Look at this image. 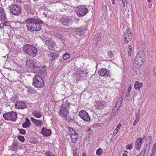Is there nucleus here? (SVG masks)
Returning a JSON list of instances; mask_svg holds the SVG:
<instances>
[{
	"label": "nucleus",
	"instance_id": "473e14b6",
	"mask_svg": "<svg viewBox=\"0 0 156 156\" xmlns=\"http://www.w3.org/2000/svg\"><path fill=\"white\" fill-rule=\"evenodd\" d=\"M55 36L61 40L63 39V36L62 34H55Z\"/></svg>",
	"mask_w": 156,
	"mask_h": 156
},
{
	"label": "nucleus",
	"instance_id": "bb28decb",
	"mask_svg": "<svg viewBox=\"0 0 156 156\" xmlns=\"http://www.w3.org/2000/svg\"><path fill=\"white\" fill-rule=\"evenodd\" d=\"M33 115L36 118H40L41 116V113L37 111H34L33 112Z\"/></svg>",
	"mask_w": 156,
	"mask_h": 156
},
{
	"label": "nucleus",
	"instance_id": "ea45409f",
	"mask_svg": "<svg viewBox=\"0 0 156 156\" xmlns=\"http://www.w3.org/2000/svg\"><path fill=\"white\" fill-rule=\"evenodd\" d=\"M20 131V133L22 134H24L26 133V131L24 129H18Z\"/></svg>",
	"mask_w": 156,
	"mask_h": 156
},
{
	"label": "nucleus",
	"instance_id": "e433bc0d",
	"mask_svg": "<svg viewBox=\"0 0 156 156\" xmlns=\"http://www.w3.org/2000/svg\"><path fill=\"white\" fill-rule=\"evenodd\" d=\"M139 117L138 116L136 117V119L135 120L133 123V125L134 126H135L136 124L139 122Z\"/></svg>",
	"mask_w": 156,
	"mask_h": 156
},
{
	"label": "nucleus",
	"instance_id": "de8ad7c7",
	"mask_svg": "<svg viewBox=\"0 0 156 156\" xmlns=\"http://www.w3.org/2000/svg\"><path fill=\"white\" fill-rule=\"evenodd\" d=\"M37 20L38 22V23L40 25L41 24H43L44 23L41 20H38L37 19Z\"/></svg>",
	"mask_w": 156,
	"mask_h": 156
},
{
	"label": "nucleus",
	"instance_id": "412c9836",
	"mask_svg": "<svg viewBox=\"0 0 156 156\" xmlns=\"http://www.w3.org/2000/svg\"><path fill=\"white\" fill-rule=\"evenodd\" d=\"M132 44H131V43H130V44L128 45V48L129 51H128L127 52V59H130L131 57V51H132Z\"/></svg>",
	"mask_w": 156,
	"mask_h": 156
},
{
	"label": "nucleus",
	"instance_id": "423d86ee",
	"mask_svg": "<svg viewBox=\"0 0 156 156\" xmlns=\"http://www.w3.org/2000/svg\"><path fill=\"white\" fill-rule=\"evenodd\" d=\"M3 116L6 120L15 121L17 119V114L15 112H11L9 113L4 114L3 115Z\"/></svg>",
	"mask_w": 156,
	"mask_h": 156
},
{
	"label": "nucleus",
	"instance_id": "7c9ffc66",
	"mask_svg": "<svg viewBox=\"0 0 156 156\" xmlns=\"http://www.w3.org/2000/svg\"><path fill=\"white\" fill-rule=\"evenodd\" d=\"M32 71L33 72L36 73H39L40 72V69L39 66H38L35 68L32 69Z\"/></svg>",
	"mask_w": 156,
	"mask_h": 156
},
{
	"label": "nucleus",
	"instance_id": "603ef678",
	"mask_svg": "<svg viewBox=\"0 0 156 156\" xmlns=\"http://www.w3.org/2000/svg\"><path fill=\"white\" fill-rule=\"evenodd\" d=\"M121 124L120 123H119L118 124L117 127H116V128H118V129H119L120 127L121 126Z\"/></svg>",
	"mask_w": 156,
	"mask_h": 156
},
{
	"label": "nucleus",
	"instance_id": "f8f14e48",
	"mask_svg": "<svg viewBox=\"0 0 156 156\" xmlns=\"http://www.w3.org/2000/svg\"><path fill=\"white\" fill-rule=\"evenodd\" d=\"M30 119L33 123L37 127H40L42 126L43 121L42 120L36 119L33 117H31L30 118Z\"/></svg>",
	"mask_w": 156,
	"mask_h": 156
},
{
	"label": "nucleus",
	"instance_id": "8fccbe9b",
	"mask_svg": "<svg viewBox=\"0 0 156 156\" xmlns=\"http://www.w3.org/2000/svg\"><path fill=\"white\" fill-rule=\"evenodd\" d=\"M118 112V111L116 109L115 110V108H114L113 109V110L112 111V113H113L114 114H116Z\"/></svg>",
	"mask_w": 156,
	"mask_h": 156
},
{
	"label": "nucleus",
	"instance_id": "b1692460",
	"mask_svg": "<svg viewBox=\"0 0 156 156\" xmlns=\"http://www.w3.org/2000/svg\"><path fill=\"white\" fill-rule=\"evenodd\" d=\"M31 123L29 119L26 118V119L25 122L22 124V126L23 128H27L29 127Z\"/></svg>",
	"mask_w": 156,
	"mask_h": 156
},
{
	"label": "nucleus",
	"instance_id": "5701e85b",
	"mask_svg": "<svg viewBox=\"0 0 156 156\" xmlns=\"http://www.w3.org/2000/svg\"><path fill=\"white\" fill-rule=\"evenodd\" d=\"M76 134V135H74L73 133H72L70 135L71 139L72 142L73 143H75L76 142L78 137L77 134Z\"/></svg>",
	"mask_w": 156,
	"mask_h": 156
},
{
	"label": "nucleus",
	"instance_id": "1a4fd4ad",
	"mask_svg": "<svg viewBox=\"0 0 156 156\" xmlns=\"http://www.w3.org/2000/svg\"><path fill=\"white\" fill-rule=\"evenodd\" d=\"M132 31L128 28L126 29V32L125 34L124 43L127 44L129 41L131 40L132 38V35L131 34Z\"/></svg>",
	"mask_w": 156,
	"mask_h": 156
},
{
	"label": "nucleus",
	"instance_id": "9b49d317",
	"mask_svg": "<svg viewBox=\"0 0 156 156\" xmlns=\"http://www.w3.org/2000/svg\"><path fill=\"white\" fill-rule=\"evenodd\" d=\"M15 108L18 109H23L26 108L27 106L24 101L17 102L15 105Z\"/></svg>",
	"mask_w": 156,
	"mask_h": 156
},
{
	"label": "nucleus",
	"instance_id": "09e8293b",
	"mask_svg": "<svg viewBox=\"0 0 156 156\" xmlns=\"http://www.w3.org/2000/svg\"><path fill=\"white\" fill-rule=\"evenodd\" d=\"M155 151H152V153H151L149 156H154L155 154Z\"/></svg>",
	"mask_w": 156,
	"mask_h": 156
},
{
	"label": "nucleus",
	"instance_id": "c9c22d12",
	"mask_svg": "<svg viewBox=\"0 0 156 156\" xmlns=\"http://www.w3.org/2000/svg\"><path fill=\"white\" fill-rule=\"evenodd\" d=\"M18 139L21 142H23L24 141V137L23 136L19 135L18 136Z\"/></svg>",
	"mask_w": 156,
	"mask_h": 156
},
{
	"label": "nucleus",
	"instance_id": "4468645a",
	"mask_svg": "<svg viewBox=\"0 0 156 156\" xmlns=\"http://www.w3.org/2000/svg\"><path fill=\"white\" fill-rule=\"evenodd\" d=\"M6 15L2 8L0 7V20L1 21H7Z\"/></svg>",
	"mask_w": 156,
	"mask_h": 156
},
{
	"label": "nucleus",
	"instance_id": "20e7f679",
	"mask_svg": "<svg viewBox=\"0 0 156 156\" xmlns=\"http://www.w3.org/2000/svg\"><path fill=\"white\" fill-rule=\"evenodd\" d=\"M135 63L133 65V69L136 71V67L137 66L136 69H139L142 65L143 64L144 62V56L141 55L140 54H137L135 58Z\"/></svg>",
	"mask_w": 156,
	"mask_h": 156
},
{
	"label": "nucleus",
	"instance_id": "c756f323",
	"mask_svg": "<svg viewBox=\"0 0 156 156\" xmlns=\"http://www.w3.org/2000/svg\"><path fill=\"white\" fill-rule=\"evenodd\" d=\"M16 143L14 141L12 145L9 147V149L12 151L15 150L16 148Z\"/></svg>",
	"mask_w": 156,
	"mask_h": 156
},
{
	"label": "nucleus",
	"instance_id": "39448f33",
	"mask_svg": "<svg viewBox=\"0 0 156 156\" xmlns=\"http://www.w3.org/2000/svg\"><path fill=\"white\" fill-rule=\"evenodd\" d=\"M10 11L12 14L18 16L21 13V7L17 5H12L10 7Z\"/></svg>",
	"mask_w": 156,
	"mask_h": 156
},
{
	"label": "nucleus",
	"instance_id": "c03bdc74",
	"mask_svg": "<svg viewBox=\"0 0 156 156\" xmlns=\"http://www.w3.org/2000/svg\"><path fill=\"white\" fill-rule=\"evenodd\" d=\"M119 130V129H118V128H116V129H115L114 130V131L113 134L115 136L116 134L118 132Z\"/></svg>",
	"mask_w": 156,
	"mask_h": 156
},
{
	"label": "nucleus",
	"instance_id": "79ce46f5",
	"mask_svg": "<svg viewBox=\"0 0 156 156\" xmlns=\"http://www.w3.org/2000/svg\"><path fill=\"white\" fill-rule=\"evenodd\" d=\"M126 147L129 150H131L133 147V145L131 144H129L126 145Z\"/></svg>",
	"mask_w": 156,
	"mask_h": 156
},
{
	"label": "nucleus",
	"instance_id": "69168bd1",
	"mask_svg": "<svg viewBox=\"0 0 156 156\" xmlns=\"http://www.w3.org/2000/svg\"><path fill=\"white\" fill-rule=\"evenodd\" d=\"M82 156H87V155L85 153H83Z\"/></svg>",
	"mask_w": 156,
	"mask_h": 156
},
{
	"label": "nucleus",
	"instance_id": "f03ea898",
	"mask_svg": "<svg viewBox=\"0 0 156 156\" xmlns=\"http://www.w3.org/2000/svg\"><path fill=\"white\" fill-rule=\"evenodd\" d=\"M59 114L62 117H66L69 113V108L71 106L73 105L66 100L64 99L63 101Z\"/></svg>",
	"mask_w": 156,
	"mask_h": 156
},
{
	"label": "nucleus",
	"instance_id": "bf43d9fd",
	"mask_svg": "<svg viewBox=\"0 0 156 156\" xmlns=\"http://www.w3.org/2000/svg\"><path fill=\"white\" fill-rule=\"evenodd\" d=\"M122 4L123 5V7H125L126 6L125 4V2H124L123 1V0L122 1Z\"/></svg>",
	"mask_w": 156,
	"mask_h": 156
},
{
	"label": "nucleus",
	"instance_id": "0e129e2a",
	"mask_svg": "<svg viewBox=\"0 0 156 156\" xmlns=\"http://www.w3.org/2000/svg\"><path fill=\"white\" fill-rule=\"evenodd\" d=\"M106 5H102V8H104L105 9V8H106Z\"/></svg>",
	"mask_w": 156,
	"mask_h": 156
},
{
	"label": "nucleus",
	"instance_id": "e2e57ef3",
	"mask_svg": "<svg viewBox=\"0 0 156 156\" xmlns=\"http://www.w3.org/2000/svg\"><path fill=\"white\" fill-rule=\"evenodd\" d=\"M122 156H127V155L126 153H124L122 154Z\"/></svg>",
	"mask_w": 156,
	"mask_h": 156
},
{
	"label": "nucleus",
	"instance_id": "a19ab883",
	"mask_svg": "<svg viewBox=\"0 0 156 156\" xmlns=\"http://www.w3.org/2000/svg\"><path fill=\"white\" fill-rule=\"evenodd\" d=\"M71 129L72 130V133H73L74 135H76V133L77 134V136H78V134L75 131V130L71 128H70L69 130L70 131H71Z\"/></svg>",
	"mask_w": 156,
	"mask_h": 156
},
{
	"label": "nucleus",
	"instance_id": "37998d69",
	"mask_svg": "<svg viewBox=\"0 0 156 156\" xmlns=\"http://www.w3.org/2000/svg\"><path fill=\"white\" fill-rule=\"evenodd\" d=\"M46 44H48V43H51V42H52L51 41V40L50 38H48L46 40Z\"/></svg>",
	"mask_w": 156,
	"mask_h": 156
},
{
	"label": "nucleus",
	"instance_id": "2f4dec72",
	"mask_svg": "<svg viewBox=\"0 0 156 156\" xmlns=\"http://www.w3.org/2000/svg\"><path fill=\"white\" fill-rule=\"evenodd\" d=\"M86 74L83 71H81L80 72L79 77H80V78H81L82 79H84L85 78V76H86Z\"/></svg>",
	"mask_w": 156,
	"mask_h": 156
},
{
	"label": "nucleus",
	"instance_id": "7ed1b4c3",
	"mask_svg": "<svg viewBox=\"0 0 156 156\" xmlns=\"http://www.w3.org/2000/svg\"><path fill=\"white\" fill-rule=\"evenodd\" d=\"M32 84L37 88H41L43 87L44 82L43 78L41 76L36 75L34 76L33 79Z\"/></svg>",
	"mask_w": 156,
	"mask_h": 156
},
{
	"label": "nucleus",
	"instance_id": "9d476101",
	"mask_svg": "<svg viewBox=\"0 0 156 156\" xmlns=\"http://www.w3.org/2000/svg\"><path fill=\"white\" fill-rule=\"evenodd\" d=\"M79 116L84 120L89 122L90 120V118L88 113L84 110H81L79 113Z\"/></svg>",
	"mask_w": 156,
	"mask_h": 156
},
{
	"label": "nucleus",
	"instance_id": "f3484780",
	"mask_svg": "<svg viewBox=\"0 0 156 156\" xmlns=\"http://www.w3.org/2000/svg\"><path fill=\"white\" fill-rule=\"evenodd\" d=\"M143 139L140 138H138L136 142V148L137 150H140L142 144Z\"/></svg>",
	"mask_w": 156,
	"mask_h": 156
},
{
	"label": "nucleus",
	"instance_id": "393cba45",
	"mask_svg": "<svg viewBox=\"0 0 156 156\" xmlns=\"http://www.w3.org/2000/svg\"><path fill=\"white\" fill-rule=\"evenodd\" d=\"M83 28H79L76 29V34L79 36H83Z\"/></svg>",
	"mask_w": 156,
	"mask_h": 156
},
{
	"label": "nucleus",
	"instance_id": "6e6d98bb",
	"mask_svg": "<svg viewBox=\"0 0 156 156\" xmlns=\"http://www.w3.org/2000/svg\"><path fill=\"white\" fill-rule=\"evenodd\" d=\"M112 4L114 5H115V0H112Z\"/></svg>",
	"mask_w": 156,
	"mask_h": 156
},
{
	"label": "nucleus",
	"instance_id": "58836bf2",
	"mask_svg": "<svg viewBox=\"0 0 156 156\" xmlns=\"http://www.w3.org/2000/svg\"><path fill=\"white\" fill-rule=\"evenodd\" d=\"M69 57V55L68 53H65L63 56V58L64 60H66Z\"/></svg>",
	"mask_w": 156,
	"mask_h": 156
},
{
	"label": "nucleus",
	"instance_id": "13d9d810",
	"mask_svg": "<svg viewBox=\"0 0 156 156\" xmlns=\"http://www.w3.org/2000/svg\"><path fill=\"white\" fill-rule=\"evenodd\" d=\"M10 100L12 101H15V98L14 97H12Z\"/></svg>",
	"mask_w": 156,
	"mask_h": 156
},
{
	"label": "nucleus",
	"instance_id": "f257e3e1",
	"mask_svg": "<svg viewBox=\"0 0 156 156\" xmlns=\"http://www.w3.org/2000/svg\"><path fill=\"white\" fill-rule=\"evenodd\" d=\"M25 21L27 23V30L29 31H38L41 29V25L38 23L36 19L30 18L26 20Z\"/></svg>",
	"mask_w": 156,
	"mask_h": 156
},
{
	"label": "nucleus",
	"instance_id": "2eb2a0df",
	"mask_svg": "<svg viewBox=\"0 0 156 156\" xmlns=\"http://www.w3.org/2000/svg\"><path fill=\"white\" fill-rule=\"evenodd\" d=\"M51 130L47 129L43 127L42 129L41 133L44 136H50L51 135Z\"/></svg>",
	"mask_w": 156,
	"mask_h": 156
},
{
	"label": "nucleus",
	"instance_id": "ddd939ff",
	"mask_svg": "<svg viewBox=\"0 0 156 156\" xmlns=\"http://www.w3.org/2000/svg\"><path fill=\"white\" fill-rule=\"evenodd\" d=\"M31 47L32 48L28 52V55L32 56H35L37 53V49L33 45Z\"/></svg>",
	"mask_w": 156,
	"mask_h": 156
},
{
	"label": "nucleus",
	"instance_id": "774afa93",
	"mask_svg": "<svg viewBox=\"0 0 156 156\" xmlns=\"http://www.w3.org/2000/svg\"><path fill=\"white\" fill-rule=\"evenodd\" d=\"M147 1L148 2H151V0H147Z\"/></svg>",
	"mask_w": 156,
	"mask_h": 156
},
{
	"label": "nucleus",
	"instance_id": "cd10ccee",
	"mask_svg": "<svg viewBox=\"0 0 156 156\" xmlns=\"http://www.w3.org/2000/svg\"><path fill=\"white\" fill-rule=\"evenodd\" d=\"M29 63H30V66L32 67L33 69L38 66V65L37 64V62L34 60H30Z\"/></svg>",
	"mask_w": 156,
	"mask_h": 156
},
{
	"label": "nucleus",
	"instance_id": "6e6552de",
	"mask_svg": "<svg viewBox=\"0 0 156 156\" xmlns=\"http://www.w3.org/2000/svg\"><path fill=\"white\" fill-rule=\"evenodd\" d=\"M73 21V19L67 17L62 18L59 20L60 23L65 26H69L72 23Z\"/></svg>",
	"mask_w": 156,
	"mask_h": 156
},
{
	"label": "nucleus",
	"instance_id": "a878e982",
	"mask_svg": "<svg viewBox=\"0 0 156 156\" xmlns=\"http://www.w3.org/2000/svg\"><path fill=\"white\" fill-rule=\"evenodd\" d=\"M24 8L28 13H32L34 12L33 9H32L30 5H26L25 6Z\"/></svg>",
	"mask_w": 156,
	"mask_h": 156
},
{
	"label": "nucleus",
	"instance_id": "4c0bfd02",
	"mask_svg": "<svg viewBox=\"0 0 156 156\" xmlns=\"http://www.w3.org/2000/svg\"><path fill=\"white\" fill-rule=\"evenodd\" d=\"M46 155L47 156H55L49 151H47L45 153V156Z\"/></svg>",
	"mask_w": 156,
	"mask_h": 156
},
{
	"label": "nucleus",
	"instance_id": "864d4df0",
	"mask_svg": "<svg viewBox=\"0 0 156 156\" xmlns=\"http://www.w3.org/2000/svg\"><path fill=\"white\" fill-rule=\"evenodd\" d=\"M108 55H109V57H112V53L110 51L108 52Z\"/></svg>",
	"mask_w": 156,
	"mask_h": 156
},
{
	"label": "nucleus",
	"instance_id": "338daca9",
	"mask_svg": "<svg viewBox=\"0 0 156 156\" xmlns=\"http://www.w3.org/2000/svg\"><path fill=\"white\" fill-rule=\"evenodd\" d=\"M76 154V153H75V152L73 153V155H74V156Z\"/></svg>",
	"mask_w": 156,
	"mask_h": 156
},
{
	"label": "nucleus",
	"instance_id": "4d7b16f0",
	"mask_svg": "<svg viewBox=\"0 0 156 156\" xmlns=\"http://www.w3.org/2000/svg\"><path fill=\"white\" fill-rule=\"evenodd\" d=\"M131 90V86L128 88V90L129 92H130Z\"/></svg>",
	"mask_w": 156,
	"mask_h": 156
},
{
	"label": "nucleus",
	"instance_id": "680f3d73",
	"mask_svg": "<svg viewBox=\"0 0 156 156\" xmlns=\"http://www.w3.org/2000/svg\"><path fill=\"white\" fill-rule=\"evenodd\" d=\"M130 96V94L129 93H127L126 95V97H129Z\"/></svg>",
	"mask_w": 156,
	"mask_h": 156
},
{
	"label": "nucleus",
	"instance_id": "a211bd4d",
	"mask_svg": "<svg viewBox=\"0 0 156 156\" xmlns=\"http://www.w3.org/2000/svg\"><path fill=\"white\" fill-rule=\"evenodd\" d=\"M32 45L28 44H25L23 47V51L25 53L28 54V52L29 51V50L31 49Z\"/></svg>",
	"mask_w": 156,
	"mask_h": 156
},
{
	"label": "nucleus",
	"instance_id": "49530a36",
	"mask_svg": "<svg viewBox=\"0 0 156 156\" xmlns=\"http://www.w3.org/2000/svg\"><path fill=\"white\" fill-rule=\"evenodd\" d=\"M152 139V137L151 136H148L147 138V141H149V142L148 143H150L151 142V141Z\"/></svg>",
	"mask_w": 156,
	"mask_h": 156
},
{
	"label": "nucleus",
	"instance_id": "6ab92c4d",
	"mask_svg": "<svg viewBox=\"0 0 156 156\" xmlns=\"http://www.w3.org/2000/svg\"><path fill=\"white\" fill-rule=\"evenodd\" d=\"M108 70L105 68H103L99 70L98 72L99 75L101 76H104L106 75L108 76V74L107 72Z\"/></svg>",
	"mask_w": 156,
	"mask_h": 156
},
{
	"label": "nucleus",
	"instance_id": "a18cd8bd",
	"mask_svg": "<svg viewBox=\"0 0 156 156\" xmlns=\"http://www.w3.org/2000/svg\"><path fill=\"white\" fill-rule=\"evenodd\" d=\"M156 143H155L154 144L152 148V151H156Z\"/></svg>",
	"mask_w": 156,
	"mask_h": 156
},
{
	"label": "nucleus",
	"instance_id": "72a5a7b5",
	"mask_svg": "<svg viewBox=\"0 0 156 156\" xmlns=\"http://www.w3.org/2000/svg\"><path fill=\"white\" fill-rule=\"evenodd\" d=\"M58 56V55L57 53H54L52 54L51 57L53 60L56 59Z\"/></svg>",
	"mask_w": 156,
	"mask_h": 156
},
{
	"label": "nucleus",
	"instance_id": "5fc2aeb1",
	"mask_svg": "<svg viewBox=\"0 0 156 156\" xmlns=\"http://www.w3.org/2000/svg\"><path fill=\"white\" fill-rule=\"evenodd\" d=\"M3 122L4 121L3 120L0 119V126L3 125Z\"/></svg>",
	"mask_w": 156,
	"mask_h": 156
},
{
	"label": "nucleus",
	"instance_id": "dca6fc26",
	"mask_svg": "<svg viewBox=\"0 0 156 156\" xmlns=\"http://www.w3.org/2000/svg\"><path fill=\"white\" fill-rule=\"evenodd\" d=\"M149 145L147 144L144 147V149L139 154L140 156H144L145 154H148L149 150Z\"/></svg>",
	"mask_w": 156,
	"mask_h": 156
},
{
	"label": "nucleus",
	"instance_id": "aec40b11",
	"mask_svg": "<svg viewBox=\"0 0 156 156\" xmlns=\"http://www.w3.org/2000/svg\"><path fill=\"white\" fill-rule=\"evenodd\" d=\"M106 106L107 103L103 101H100L97 104V108L99 109H102Z\"/></svg>",
	"mask_w": 156,
	"mask_h": 156
},
{
	"label": "nucleus",
	"instance_id": "0eeeda50",
	"mask_svg": "<svg viewBox=\"0 0 156 156\" xmlns=\"http://www.w3.org/2000/svg\"><path fill=\"white\" fill-rule=\"evenodd\" d=\"M88 10L86 6H82L79 8L77 12V14L80 17H83L88 12Z\"/></svg>",
	"mask_w": 156,
	"mask_h": 156
},
{
	"label": "nucleus",
	"instance_id": "052dcab7",
	"mask_svg": "<svg viewBox=\"0 0 156 156\" xmlns=\"http://www.w3.org/2000/svg\"><path fill=\"white\" fill-rule=\"evenodd\" d=\"M6 23H7V22H4L2 24H1L2 25L3 27L4 26H6Z\"/></svg>",
	"mask_w": 156,
	"mask_h": 156
},
{
	"label": "nucleus",
	"instance_id": "c85d7f7f",
	"mask_svg": "<svg viewBox=\"0 0 156 156\" xmlns=\"http://www.w3.org/2000/svg\"><path fill=\"white\" fill-rule=\"evenodd\" d=\"M123 99V98L122 97H121L119 99L117 103L116 104L115 107H120V106L121 105L122 102V101Z\"/></svg>",
	"mask_w": 156,
	"mask_h": 156
},
{
	"label": "nucleus",
	"instance_id": "f704fd0d",
	"mask_svg": "<svg viewBox=\"0 0 156 156\" xmlns=\"http://www.w3.org/2000/svg\"><path fill=\"white\" fill-rule=\"evenodd\" d=\"M102 153V151L101 149L98 148L96 151V154L99 155H101Z\"/></svg>",
	"mask_w": 156,
	"mask_h": 156
},
{
	"label": "nucleus",
	"instance_id": "4be33fe9",
	"mask_svg": "<svg viewBox=\"0 0 156 156\" xmlns=\"http://www.w3.org/2000/svg\"><path fill=\"white\" fill-rule=\"evenodd\" d=\"M143 85L142 83L139 82L138 81H136L135 83L134 87L135 89L138 90L143 87Z\"/></svg>",
	"mask_w": 156,
	"mask_h": 156
},
{
	"label": "nucleus",
	"instance_id": "3c124183",
	"mask_svg": "<svg viewBox=\"0 0 156 156\" xmlns=\"http://www.w3.org/2000/svg\"><path fill=\"white\" fill-rule=\"evenodd\" d=\"M140 111L139 110L138 112L136 113L135 115L136 117H136H138L139 118H140V115H139Z\"/></svg>",
	"mask_w": 156,
	"mask_h": 156
}]
</instances>
